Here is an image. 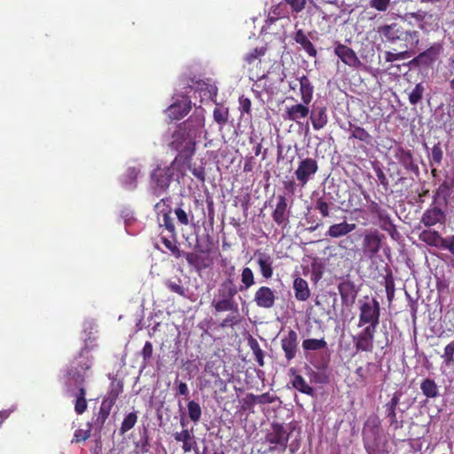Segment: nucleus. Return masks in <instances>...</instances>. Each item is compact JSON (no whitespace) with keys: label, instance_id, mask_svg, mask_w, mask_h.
<instances>
[{"label":"nucleus","instance_id":"7ed1b4c3","mask_svg":"<svg viewBox=\"0 0 454 454\" xmlns=\"http://www.w3.org/2000/svg\"><path fill=\"white\" fill-rule=\"evenodd\" d=\"M380 302L374 298L365 297L359 307L358 327L365 326L376 329L380 323Z\"/></svg>","mask_w":454,"mask_h":454},{"label":"nucleus","instance_id":"423d86ee","mask_svg":"<svg viewBox=\"0 0 454 454\" xmlns=\"http://www.w3.org/2000/svg\"><path fill=\"white\" fill-rule=\"evenodd\" d=\"M318 165L315 159L305 158L302 159L294 171V176L299 182L300 186L304 187L308 182L317 172Z\"/></svg>","mask_w":454,"mask_h":454},{"label":"nucleus","instance_id":"72a5a7b5","mask_svg":"<svg viewBox=\"0 0 454 454\" xmlns=\"http://www.w3.org/2000/svg\"><path fill=\"white\" fill-rule=\"evenodd\" d=\"M67 395L75 398L74 411L77 414L81 415L87 410V400L85 398L86 389L84 387H81L78 390L74 392H67Z\"/></svg>","mask_w":454,"mask_h":454},{"label":"nucleus","instance_id":"4468645a","mask_svg":"<svg viewBox=\"0 0 454 454\" xmlns=\"http://www.w3.org/2000/svg\"><path fill=\"white\" fill-rule=\"evenodd\" d=\"M281 348L288 362L296 356L298 351V333L294 330L289 329L287 334L282 337Z\"/></svg>","mask_w":454,"mask_h":454},{"label":"nucleus","instance_id":"5701e85b","mask_svg":"<svg viewBox=\"0 0 454 454\" xmlns=\"http://www.w3.org/2000/svg\"><path fill=\"white\" fill-rule=\"evenodd\" d=\"M309 119L316 130L323 129L328 122L327 109L324 106H314L309 111Z\"/></svg>","mask_w":454,"mask_h":454},{"label":"nucleus","instance_id":"774afa93","mask_svg":"<svg viewBox=\"0 0 454 454\" xmlns=\"http://www.w3.org/2000/svg\"><path fill=\"white\" fill-rule=\"evenodd\" d=\"M442 248L448 249L454 255V235L444 238Z\"/></svg>","mask_w":454,"mask_h":454},{"label":"nucleus","instance_id":"f3484780","mask_svg":"<svg viewBox=\"0 0 454 454\" xmlns=\"http://www.w3.org/2000/svg\"><path fill=\"white\" fill-rule=\"evenodd\" d=\"M334 53L343 63L351 67L357 68L362 65V62L356 56V53L347 45L337 43L334 48Z\"/></svg>","mask_w":454,"mask_h":454},{"label":"nucleus","instance_id":"37998d69","mask_svg":"<svg viewBox=\"0 0 454 454\" xmlns=\"http://www.w3.org/2000/svg\"><path fill=\"white\" fill-rule=\"evenodd\" d=\"M415 54L414 51H401L398 52H393V51H386L385 52V60L387 62H394L396 60H403L411 58L412 55Z\"/></svg>","mask_w":454,"mask_h":454},{"label":"nucleus","instance_id":"3c124183","mask_svg":"<svg viewBox=\"0 0 454 454\" xmlns=\"http://www.w3.org/2000/svg\"><path fill=\"white\" fill-rule=\"evenodd\" d=\"M137 416L136 412L129 413L123 419L121 427V433H126L130 430L136 424Z\"/></svg>","mask_w":454,"mask_h":454},{"label":"nucleus","instance_id":"39448f33","mask_svg":"<svg viewBox=\"0 0 454 454\" xmlns=\"http://www.w3.org/2000/svg\"><path fill=\"white\" fill-rule=\"evenodd\" d=\"M402 395L403 394L400 391L395 392L390 401L384 405L386 418L388 419L390 427H392L395 431L403 427V415L398 416L397 412V406L400 403ZM403 413V411H401V414Z\"/></svg>","mask_w":454,"mask_h":454},{"label":"nucleus","instance_id":"0eeeda50","mask_svg":"<svg viewBox=\"0 0 454 454\" xmlns=\"http://www.w3.org/2000/svg\"><path fill=\"white\" fill-rule=\"evenodd\" d=\"M173 175L174 170L171 167H158L155 168L151 175L154 192L166 191L170 184Z\"/></svg>","mask_w":454,"mask_h":454},{"label":"nucleus","instance_id":"6ab92c4d","mask_svg":"<svg viewBox=\"0 0 454 454\" xmlns=\"http://www.w3.org/2000/svg\"><path fill=\"white\" fill-rule=\"evenodd\" d=\"M254 257L256 258L262 276L265 279L271 278L273 276V258L271 255L264 252L256 251Z\"/></svg>","mask_w":454,"mask_h":454},{"label":"nucleus","instance_id":"f8f14e48","mask_svg":"<svg viewBox=\"0 0 454 454\" xmlns=\"http://www.w3.org/2000/svg\"><path fill=\"white\" fill-rule=\"evenodd\" d=\"M290 433L284 427L283 425L273 423L271 425V431L266 434V441L270 444L280 446L282 450H285L289 440Z\"/></svg>","mask_w":454,"mask_h":454},{"label":"nucleus","instance_id":"dca6fc26","mask_svg":"<svg viewBox=\"0 0 454 454\" xmlns=\"http://www.w3.org/2000/svg\"><path fill=\"white\" fill-rule=\"evenodd\" d=\"M395 157L406 171L413 173L416 176H419V168L414 162V158L410 150L398 147L395 150Z\"/></svg>","mask_w":454,"mask_h":454},{"label":"nucleus","instance_id":"9b49d317","mask_svg":"<svg viewBox=\"0 0 454 454\" xmlns=\"http://www.w3.org/2000/svg\"><path fill=\"white\" fill-rule=\"evenodd\" d=\"M121 386L118 384L116 388H112L108 395L102 401L99 412L96 420L97 425L102 427L108 418L110 411L115 403L119 393L121 391Z\"/></svg>","mask_w":454,"mask_h":454},{"label":"nucleus","instance_id":"c9c22d12","mask_svg":"<svg viewBox=\"0 0 454 454\" xmlns=\"http://www.w3.org/2000/svg\"><path fill=\"white\" fill-rule=\"evenodd\" d=\"M140 173V168L130 167L127 169L126 174L122 177V184L129 190H133L137 187V178Z\"/></svg>","mask_w":454,"mask_h":454},{"label":"nucleus","instance_id":"6e6d98bb","mask_svg":"<svg viewBox=\"0 0 454 454\" xmlns=\"http://www.w3.org/2000/svg\"><path fill=\"white\" fill-rule=\"evenodd\" d=\"M315 208L320 212L323 217H328L330 215L329 204L323 198H319L316 200Z\"/></svg>","mask_w":454,"mask_h":454},{"label":"nucleus","instance_id":"b1692460","mask_svg":"<svg viewBox=\"0 0 454 454\" xmlns=\"http://www.w3.org/2000/svg\"><path fill=\"white\" fill-rule=\"evenodd\" d=\"M338 290L344 305L349 306L355 302L357 291L353 282L349 280L340 282L338 286Z\"/></svg>","mask_w":454,"mask_h":454},{"label":"nucleus","instance_id":"a878e982","mask_svg":"<svg viewBox=\"0 0 454 454\" xmlns=\"http://www.w3.org/2000/svg\"><path fill=\"white\" fill-rule=\"evenodd\" d=\"M454 187V181L451 180L450 182L444 181L442 184L439 185L437 190L434 195V203H438L441 205L442 203L446 205L448 202V199L451 194V190Z\"/></svg>","mask_w":454,"mask_h":454},{"label":"nucleus","instance_id":"864d4df0","mask_svg":"<svg viewBox=\"0 0 454 454\" xmlns=\"http://www.w3.org/2000/svg\"><path fill=\"white\" fill-rule=\"evenodd\" d=\"M161 241L166 248H168L176 258H180L183 255V253L178 248L175 241H171L165 237L161 238Z\"/></svg>","mask_w":454,"mask_h":454},{"label":"nucleus","instance_id":"79ce46f5","mask_svg":"<svg viewBox=\"0 0 454 454\" xmlns=\"http://www.w3.org/2000/svg\"><path fill=\"white\" fill-rule=\"evenodd\" d=\"M426 88L422 82L417 83L411 92L408 93V98L411 105H417L423 98Z\"/></svg>","mask_w":454,"mask_h":454},{"label":"nucleus","instance_id":"a211bd4d","mask_svg":"<svg viewBox=\"0 0 454 454\" xmlns=\"http://www.w3.org/2000/svg\"><path fill=\"white\" fill-rule=\"evenodd\" d=\"M309 114V108L308 105H305L302 102L286 106L282 116L285 121H291L296 123H300V120L306 118Z\"/></svg>","mask_w":454,"mask_h":454},{"label":"nucleus","instance_id":"8fccbe9b","mask_svg":"<svg viewBox=\"0 0 454 454\" xmlns=\"http://www.w3.org/2000/svg\"><path fill=\"white\" fill-rule=\"evenodd\" d=\"M447 366H452L454 364V340L444 348V353L442 356Z\"/></svg>","mask_w":454,"mask_h":454},{"label":"nucleus","instance_id":"6e6552de","mask_svg":"<svg viewBox=\"0 0 454 454\" xmlns=\"http://www.w3.org/2000/svg\"><path fill=\"white\" fill-rule=\"evenodd\" d=\"M376 329L364 327L358 334L352 337L354 346L357 352H372L374 347V335Z\"/></svg>","mask_w":454,"mask_h":454},{"label":"nucleus","instance_id":"f03ea898","mask_svg":"<svg viewBox=\"0 0 454 454\" xmlns=\"http://www.w3.org/2000/svg\"><path fill=\"white\" fill-rule=\"evenodd\" d=\"M91 363L88 357L82 356L81 354L78 359L74 361L68 369L66 380V392H74L81 387H84L87 371L90 368Z\"/></svg>","mask_w":454,"mask_h":454},{"label":"nucleus","instance_id":"c756f323","mask_svg":"<svg viewBox=\"0 0 454 454\" xmlns=\"http://www.w3.org/2000/svg\"><path fill=\"white\" fill-rule=\"evenodd\" d=\"M355 223H348L347 222H342L340 223H335L329 227L327 235L331 238H340L343 237L349 232L353 231L356 229Z\"/></svg>","mask_w":454,"mask_h":454},{"label":"nucleus","instance_id":"e2e57ef3","mask_svg":"<svg viewBox=\"0 0 454 454\" xmlns=\"http://www.w3.org/2000/svg\"><path fill=\"white\" fill-rule=\"evenodd\" d=\"M189 170L192 172V174L198 178L200 181L204 182L205 180V169L202 166L199 167H192L189 166Z\"/></svg>","mask_w":454,"mask_h":454},{"label":"nucleus","instance_id":"338daca9","mask_svg":"<svg viewBox=\"0 0 454 454\" xmlns=\"http://www.w3.org/2000/svg\"><path fill=\"white\" fill-rule=\"evenodd\" d=\"M163 224L171 233H175V225L172 222V218L170 217V210L165 212L163 214Z\"/></svg>","mask_w":454,"mask_h":454},{"label":"nucleus","instance_id":"f704fd0d","mask_svg":"<svg viewBox=\"0 0 454 454\" xmlns=\"http://www.w3.org/2000/svg\"><path fill=\"white\" fill-rule=\"evenodd\" d=\"M212 306L216 312L231 311L237 313L239 311V304L236 301L215 300L212 301Z\"/></svg>","mask_w":454,"mask_h":454},{"label":"nucleus","instance_id":"473e14b6","mask_svg":"<svg viewBox=\"0 0 454 454\" xmlns=\"http://www.w3.org/2000/svg\"><path fill=\"white\" fill-rule=\"evenodd\" d=\"M300 82V91L301 96V101L305 105H309L313 98L314 87L311 84L309 79L306 75H302L298 78Z\"/></svg>","mask_w":454,"mask_h":454},{"label":"nucleus","instance_id":"bb28decb","mask_svg":"<svg viewBox=\"0 0 454 454\" xmlns=\"http://www.w3.org/2000/svg\"><path fill=\"white\" fill-rule=\"evenodd\" d=\"M419 239L430 247L441 248L444 240V238H442L438 231L432 230L422 231L419 235Z\"/></svg>","mask_w":454,"mask_h":454},{"label":"nucleus","instance_id":"aec40b11","mask_svg":"<svg viewBox=\"0 0 454 454\" xmlns=\"http://www.w3.org/2000/svg\"><path fill=\"white\" fill-rule=\"evenodd\" d=\"M191 110V101L186 97H182V99L173 103L167 109L168 115L171 120H180L185 116Z\"/></svg>","mask_w":454,"mask_h":454},{"label":"nucleus","instance_id":"c85d7f7f","mask_svg":"<svg viewBox=\"0 0 454 454\" xmlns=\"http://www.w3.org/2000/svg\"><path fill=\"white\" fill-rule=\"evenodd\" d=\"M173 436L176 442H183L182 448L185 453L190 452L193 449L194 445H196L194 436L188 429L184 428L181 432H176Z\"/></svg>","mask_w":454,"mask_h":454},{"label":"nucleus","instance_id":"a19ab883","mask_svg":"<svg viewBox=\"0 0 454 454\" xmlns=\"http://www.w3.org/2000/svg\"><path fill=\"white\" fill-rule=\"evenodd\" d=\"M248 346L250 347L251 350L253 351V354L254 356V358L256 362L258 363L259 366L264 365V352L260 348V345L256 339H254L253 336H250L247 340Z\"/></svg>","mask_w":454,"mask_h":454},{"label":"nucleus","instance_id":"4be33fe9","mask_svg":"<svg viewBox=\"0 0 454 454\" xmlns=\"http://www.w3.org/2000/svg\"><path fill=\"white\" fill-rule=\"evenodd\" d=\"M239 292L234 280L224 279L218 286L215 300L235 301V295Z\"/></svg>","mask_w":454,"mask_h":454},{"label":"nucleus","instance_id":"412c9836","mask_svg":"<svg viewBox=\"0 0 454 454\" xmlns=\"http://www.w3.org/2000/svg\"><path fill=\"white\" fill-rule=\"evenodd\" d=\"M184 255L188 264L199 272L209 268L212 264L210 257L203 255L201 253L190 252L184 254Z\"/></svg>","mask_w":454,"mask_h":454},{"label":"nucleus","instance_id":"0e129e2a","mask_svg":"<svg viewBox=\"0 0 454 454\" xmlns=\"http://www.w3.org/2000/svg\"><path fill=\"white\" fill-rule=\"evenodd\" d=\"M153 344L150 341H146L142 349V356L145 363H147L153 356Z\"/></svg>","mask_w":454,"mask_h":454},{"label":"nucleus","instance_id":"603ef678","mask_svg":"<svg viewBox=\"0 0 454 454\" xmlns=\"http://www.w3.org/2000/svg\"><path fill=\"white\" fill-rule=\"evenodd\" d=\"M283 188L285 190V194L288 196H294L296 192V188L299 184L295 183L294 179L293 177L286 176L283 182Z\"/></svg>","mask_w":454,"mask_h":454},{"label":"nucleus","instance_id":"58836bf2","mask_svg":"<svg viewBox=\"0 0 454 454\" xmlns=\"http://www.w3.org/2000/svg\"><path fill=\"white\" fill-rule=\"evenodd\" d=\"M302 348L307 351H317L327 348V343L324 338L321 339H306L302 341Z\"/></svg>","mask_w":454,"mask_h":454},{"label":"nucleus","instance_id":"2f4dec72","mask_svg":"<svg viewBox=\"0 0 454 454\" xmlns=\"http://www.w3.org/2000/svg\"><path fill=\"white\" fill-rule=\"evenodd\" d=\"M294 296L298 301H305L310 296L308 282L298 277L294 281Z\"/></svg>","mask_w":454,"mask_h":454},{"label":"nucleus","instance_id":"4d7b16f0","mask_svg":"<svg viewBox=\"0 0 454 454\" xmlns=\"http://www.w3.org/2000/svg\"><path fill=\"white\" fill-rule=\"evenodd\" d=\"M291 8L292 12L299 13L306 6V0H284Z\"/></svg>","mask_w":454,"mask_h":454},{"label":"nucleus","instance_id":"4c0bfd02","mask_svg":"<svg viewBox=\"0 0 454 454\" xmlns=\"http://www.w3.org/2000/svg\"><path fill=\"white\" fill-rule=\"evenodd\" d=\"M292 385L295 389L303 394H306L310 396H313L315 395L314 388L306 382V380L301 375H295L292 380Z\"/></svg>","mask_w":454,"mask_h":454},{"label":"nucleus","instance_id":"09e8293b","mask_svg":"<svg viewBox=\"0 0 454 454\" xmlns=\"http://www.w3.org/2000/svg\"><path fill=\"white\" fill-rule=\"evenodd\" d=\"M213 117L215 122L219 125L223 126L227 123L229 118L228 109L222 107H215L213 112Z\"/></svg>","mask_w":454,"mask_h":454},{"label":"nucleus","instance_id":"680f3d73","mask_svg":"<svg viewBox=\"0 0 454 454\" xmlns=\"http://www.w3.org/2000/svg\"><path fill=\"white\" fill-rule=\"evenodd\" d=\"M239 110L241 113L250 114L251 112V101L249 98L241 96L239 99Z\"/></svg>","mask_w":454,"mask_h":454},{"label":"nucleus","instance_id":"ddd939ff","mask_svg":"<svg viewBox=\"0 0 454 454\" xmlns=\"http://www.w3.org/2000/svg\"><path fill=\"white\" fill-rule=\"evenodd\" d=\"M446 221V214L440 207L438 203H434L427 208L422 215L421 223L427 226L431 227L437 223L443 224Z\"/></svg>","mask_w":454,"mask_h":454},{"label":"nucleus","instance_id":"1a4fd4ad","mask_svg":"<svg viewBox=\"0 0 454 454\" xmlns=\"http://www.w3.org/2000/svg\"><path fill=\"white\" fill-rule=\"evenodd\" d=\"M204 126V116L202 110L195 112L190 118L182 123L176 135L182 132V136L189 138L195 137L197 133L200 131Z\"/></svg>","mask_w":454,"mask_h":454},{"label":"nucleus","instance_id":"49530a36","mask_svg":"<svg viewBox=\"0 0 454 454\" xmlns=\"http://www.w3.org/2000/svg\"><path fill=\"white\" fill-rule=\"evenodd\" d=\"M188 415L191 420L197 423L201 417V408L200 404L195 401H190L187 403Z\"/></svg>","mask_w":454,"mask_h":454},{"label":"nucleus","instance_id":"20e7f679","mask_svg":"<svg viewBox=\"0 0 454 454\" xmlns=\"http://www.w3.org/2000/svg\"><path fill=\"white\" fill-rule=\"evenodd\" d=\"M384 239L385 235L378 230L366 231L361 245L364 257L373 260L380 252Z\"/></svg>","mask_w":454,"mask_h":454},{"label":"nucleus","instance_id":"052dcab7","mask_svg":"<svg viewBox=\"0 0 454 454\" xmlns=\"http://www.w3.org/2000/svg\"><path fill=\"white\" fill-rule=\"evenodd\" d=\"M385 288L388 301H392L395 294V284L391 276L385 279Z\"/></svg>","mask_w":454,"mask_h":454},{"label":"nucleus","instance_id":"a18cd8bd","mask_svg":"<svg viewBox=\"0 0 454 454\" xmlns=\"http://www.w3.org/2000/svg\"><path fill=\"white\" fill-rule=\"evenodd\" d=\"M181 279L176 278V279H168L165 281L166 286L173 293L179 294L180 296L185 297L187 289L181 285Z\"/></svg>","mask_w":454,"mask_h":454},{"label":"nucleus","instance_id":"c03bdc74","mask_svg":"<svg viewBox=\"0 0 454 454\" xmlns=\"http://www.w3.org/2000/svg\"><path fill=\"white\" fill-rule=\"evenodd\" d=\"M174 213L177 218L178 223L183 225H189L191 221L193 219V214L191 210L185 211L182 205L176 207Z\"/></svg>","mask_w":454,"mask_h":454},{"label":"nucleus","instance_id":"13d9d810","mask_svg":"<svg viewBox=\"0 0 454 454\" xmlns=\"http://www.w3.org/2000/svg\"><path fill=\"white\" fill-rule=\"evenodd\" d=\"M253 398L256 400V403L258 404L272 403L278 399L276 395H270V393H263Z\"/></svg>","mask_w":454,"mask_h":454},{"label":"nucleus","instance_id":"f257e3e1","mask_svg":"<svg viewBox=\"0 0 454 454\" xmlns=\"http://www.w3.org/2000/svg\"><path fill=\"white\" fill-rule=\"evenodd\" d=\"M385 43L395 45L401 51H413L419 43V32L406 28L397 23L383 25L378 28Z\"/></svg>","mask_w":454,"mask_h":454},{"label":"nucleus","instance_id":"cd10ccee","mask_svg":"<svg viewBox=\"0 0 454 454\" xmlns=\"http://www.w3.org/2000/svg\"><path fill=\"white\" fill-rule=\"evenodd\" d=\"M344 129L350 132L349 139L354 138L367 145L372 144V137L364 128L348 122V127L344 128Z\"/></svg>","mask_w":454,"mask_h":454},{"label":"nucleus","instance_id":"e433bc0d","mask_svg":"<svg viewBox=\"0 0 454 454\" xmlns=\"http://www.w3.org/2000/svg\"><path fill=\"white\" fill-rule=\"evenodd\" d=\"M255 284V278L253 270L249 267H245L241 271V284L239 286V292L248 290Z\"/></svg>","mask_w":454,"mask_h":454},{"label":"nucleus","instance_id":"bf43d9fd","mask_svg":"<svg viewBox=\"0 0 454 454\" xmlns=\"http://www.w3.org/2000/svg\"><path fill=\"white\" fill-rule=\"evenodd\" d=\"M442 155L443 153L440 145V143L434 145L432 148V153L430 156L431 160L436 164H440L442 160Z\"/></svg>","mask_w":454,"mask_h":454},{"label":"nucleus","instance_id":"5fc2aeb1","mask_svg":"<svg viewBox=\"0 0 454 454\" xmlns=\"http://www.w3.org/2000/svg\"><path fill=\"white\" fill-rule=\"evenodd\" d=\"M391 5L390 0H370L369 6L379 12H386Z\"/></svg>","mask_w":454,"mask_h":454},{"label":"nucleus","instance_id":"69168bd1","mask_svg":"<svg viewBox=\"0 0 454 454\" xmlns=\"http://www.w3.org/2000/svg\"><path fill=\"white\" fill-rule=\"evenodd\" d=\"M90 435V430L83 431L82 429H78L74 432L73 442H80L86 441Z\"/></svg>","mask_w":454,"mask_h":454},{"label":"nucleus","instance_id":"de8ad7c7","mask_svg":"<svg viewBox=\"0 0 454 454\" xmlns=\"http://www.w3.org/2000/svg\"><path fill=\"white\" fill-rule=\"evenodd\" d=\"M369 210L372 213L376 214L380 220L384 221L385 223H391L390 216L387 210L381 208L378 203L372 201L369 206Z\"/></svg>","mask_w":454,"mask_h":454},{"label":"nucleus","instance_id":"9d476101","mask_svg":"<svg viewBox=\"0 0 454 454\" xmlns=\"http://www.w3.org/2000/svg\"><path fill=\"white\" fill-rule=\"evenodd\" d=\"M442 51L443 48L441 43H434L428 49L416 56L411 61V64L417 67H430L439 59Z\"/></svg>","mask_w":454,"mask_h":454},{"label":"nucleus","instance_id":"7c9ffc66","mask_svg":"<svg viewBox=\"0 0 454 454\" xmlns=\"http://www.w3.org/2000/svg\"><path fill=\"white\" fill-rule=\"evenodd\" d=\"M293 38L296 43L300 44L302 47V49L308 53L309 56H317V50L315 49L314 45L309 41V39L307 37V35L304 34L302 29L297 30L294 33Z\"/></svg>","mask_w":454,"mask_h":454},{"label":"nucleus","instance_id":"2eb2a0df","mask_svg":"<svg viewBox=\"0 0 454 454\" xmlns=\"http://www.w3.org/2000/svg\"><path fill=\"white\" fill-rule=\"evenodd\" d=\"M275 292L269 286H260L254 294V301L259 308L270 309L275 305Z\"/></svg>","mask_w":454,"mask_h":454},{"label":"nucleus","instance_id":"393cba45","mask_svg":"<svg viewBox=\"0 0 454 454\" xmlns=\"http://www.w3.org/2000/svg\"><path fill=\"white\" fill-rule=\"evenodd\" d=\"M287 202L285 195L278 196V202L272 213V218L278 225L286 224L288 222L286 216Z\"/></svg>","mask_w":454,"mask_h":454},{"label":"nucleus","instance_id":"ea45409f","mask_svg":"<svg viewBox=\"0 0 454 454\" xmlns=\"http://www.w3.org/2000/svg\"><path fill=\"white\" fill-rule=\"evenodd\" d=\"M420 388L422 393L427 398H434L436 397L438 393V387L436 383L431 379H426L421 382Z\"/></svg>","mask_w":454,"mask_h":454}]
</instances>
